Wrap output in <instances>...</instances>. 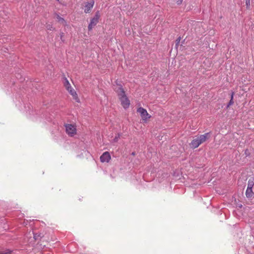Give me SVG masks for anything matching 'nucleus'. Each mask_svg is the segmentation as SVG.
<instances>
[{
	"mask_svg": "<svg viewBox=\"0 0 254 254\" xmlns=\"http://www.w3.org/2000/svg\"><path fill=\"white\" fill-rule=\"evenodd\" d=\"M119 99L122 106L125 109H127L130 105V101L126 95L125 92L122 87H120L117 90Z\"/></svg>",
	"mask_w": 254,
	"mask_h": 254,
	"instance_id": "obj_1",
	"label": "nucleus"
},
{
	"mask_svg": "<svg viewBox=\"0 0 254 254\" xmlns=\"http://www.w3.org/2000/svg\"><path fill=\"white\" fill-rule=\"evenodd\" d=\"M209 133L207 132L204 134L196 136L190 143V146L192 148L198 147L201 143L204 142L208 138Z\"/></svg>",
	"mask_w": 254,
	"mask_h": 254,
	"instance_id": "obj_2",
	"label": "nucleus"
},
{
	"mask_svg": "<svg viewBox=\"0 0 254 254\" xmlns=\"http://www.w3.org/2000/svg\"><path fill=\"white\" fill-rule=\"evenodd\" d=\"M64 85L66 89L68 91V92L72 96L73 98L77 101L78 102V98L77 97V94L75 90L72 89L70 84L69 83L68 80L66 77H64Z\"/></svg>",
	"mask_w": 254,
	"mask_h": 254,
	"instance_id": "obj_3",
	"label": "nucleus"
},
{
	"mask_svg": "<svg viewBox=\"0 0 254 254\" xmlns=\"http://www.w3.org/2000/svg\"><path fill=\"white\" fill-rule=\"evenodd\" d=\"M100 17V12L99 11H97L96 12L94 17L92 18L90 20V23L88 25L89 30H92L93 27L98 23Z\"/></svg>",
	"mask_w": 254,
	"mask_h": 254,
	"instance_id": "obj_4",
	"label": "nucleus"
},
{
	"mask_svg": "<svg viewBox=\"0 0 254 254\" xmlns=\"http://www.w3.org/2000/svg\"><path fill=\"white\" fill-rule=\"evenodd\" d=\"M137 112L138 113L142 119V120L146 122L149 119L151 118V116L147 113L146 109L140 107L137 109Z\"/></svg>",
	"mask_w": 254,
	"mask_h": 254,
	"instance_id": "obj_5",
	"label": "nucleus"
},
{
	"mask_svg": "<svg viewBox=\"0 0 254 254\" xmlns=\"http://www.w3.org/2000/svg\"><path fill=\"white\" fill-rule=\"evenodd\" d=\"M66 133L70 136H73L76 134V128L75 126L71 124L65 125Z\"/></svg>",
	"mask_w": 254,
	"mask_h": 254,
	"instance_id": "obj_6",
	"label": "nucleus"
},
{
	"mask_svg": "<svg viewBox=\"0 0 254 254\" xmlns=\"http://www.w3.org/2000/svg\"><path fill=\"white\" fill-rule=\"evenodd\" d=\"M94 1L91 0L90 2H86L85 5L84 12L86 13H90L93 7Z\"/></svg>",
	"mask_w": 254,
	"mask_h": 254,
	"instance_id": "obj_7",
	"label": "nucleus"
},
{
	"mask_svg": "<svg viewBox=\"0 0 254 254\" xmlns=\"http://www.w3.org/2000/svg\"><path fill=\"white\" fill-rule=\"evenodd\" d=\"M254 195V193L253 191L252 188H247L246 191V195L248 198H251Z\"/></svg>",
	"mask_w": 254,
	"mask_h": 254,
	"instance_id": "obj_8",
	"label": "nucleus"
},
{
	"mask_svg": "<svg viewBox=\"0 0 254 254\" xmlns=\"http://www.w3.org/2000/svg\"><path fill=\"white\" fill-rule=\"evenodd\" d=\"M12 251L9 249H4L0 247V254H11Z\"/></svg>",
	"mask_w": 254,
	"mask_h": 254,
	"instance_id": "obj_9",
	"label": "nucleus"
},
{
	"mask_svg": "<svg viewBox=\"0 0 254 254\" xmlns=\"http://www.w3.org/2000/svg\"><path fill=\"white\" fill-rule=\"evenodd\" d=\"M111 155L109 152L106 151L100 156V159H111Z\"/></svg>",
	"mask_w": 254,
	"mask_h": 254,
	"instance_id": "obj_10",
	"label": "nucleus"
},
{
	"mask_svg": "<svg viewBox=\"0 0 254 254\" xmlns=\"http://www.w3.org/2000/svg\"><path fill=\"white\" fill-rule=\"evenodd\" d=\"M254 186V178H252L249 180L248 182V187L249 188L253 189Z\"/></svg>",
	"mask_w": 254,
	"mask_h": 254,
	"instance_id": "obj_11",
	"label": "nucleus"
},
{
	"mask_svg": "<svg viewBox=\"0 0 254 254\" xmlns=\"http://www.w3.org/2000/svg\"><path fill=\"white\" fill-rule=\"evenodd\" d=\"M34 238L35 240H40L43 237V235L41 233H35L33 232Z\"/></svg>",
	"mask_w": 254,
	"mask_h": 254,
	"instance_id": "obj_12",
	"label": "nucleus"
},
{
	"mask_svg": "<svg viewBox=\"0 0 254 254\" xmlns=\"http://www.w3.org/2000/svg\"><path fill=\"white\" fill-rule=\"evenodd\" d=\"M234 92H232L231 93V100L230 101H229L228 105H227V108H228L230 106L233 105L234 104V102H233V97H234Z\"/></svg>",
	"mask_w": 254,
	"mask_h": 254,
	"instance_id": "obj_13",
	"label": "nucleus"
},
{
	"mask_svg": "<svg viewBox=\"0 0 254 254\" xmlns=\"http://www.w3.org/2000/svg\"><path fill=\"white\" fill-rule=\"evenodd\" d=\"M57 18L58 20V21L62 23H65V20L62 17H61L59 15L57 14Z\"/></svg>",
	"mask_w": 254,
	"mask_h": 254,
	"instance_id": "obj_14",
	"label": "nucleus"
},
{
	"mask_svg": "<svg viewBox=\"0 0 254 254\" xmlns=\"http://www.w3.org/2000/svg\"><path fill=\"white\" fill-rule=\"evenodd\" d=\"M46 28H47L48 30H53L54 29V28L53 27V26L50 24L47 25L46 26Z\"/></svg>",
	"mask_w": 254,
	"mask_h": 254,
	"instance_id": "obj_15",
	"label": "nucleus"
},
{
	"mask_svg": "<svg viewBox=\"0 0 254 254\" xmlns=\"http://www.w3.org/2000/svg\"><path fill=\"white\" fill-rule=\"evenodd\" d=\"M246 4L247 8H249L250 6V0H246Z\"/></svg>",
	"mask_w": 254,
	"mask_h": 254,
	"instance_id": "obj_16",
	"label": "nucleus"
},
{
	"mask_svg": "<svg viewBox=\"0 0 254 254\" xmlns=\"http://www.w3.org/2000/svg\"><path fill=\"white\" fill-rule=\"evenodd\" d=\"M101 160V161L102 162H107V163H109L110 160H103V159H102V160Z\"/></svg>",
	"mask_w": 254,
	"mask_h": 254,
	"instance_id": "obj_17",
	"label": "nucleus"
},
{
	"mask_svg": "<svg viewBox=\"0 0 254 254\" xmlns=\"http://www.w3.org/2000/svg\"><path fill=\"white\" fill-rule=\"evenodd\" d=\"M183 1V0H177V2L178 4H180Z\"/></svg>",
	"mask_w": 254,
	"mask_h": 254,
	"instance_id": "obj_18",
	"label": "nucleus"
},
{
	"mask_svg": "<svg viewBox=\"0 0 254 254\" xmlns=\"http://www.w3.org/2000/svg\"><path fill=\"white\" fill-rule=\"evenodd\" d=\"M119 135H118V137H117V136H116V137L115 138V139H114L115 141H117L118 140V138H119Z\"/></svg>",
	"mask_w": 254,
	"mask_h": 254,
	"instance_id": "obj_19",
	"label": "nucleus"
},
{
	"mask_svg": "<svg viewBox=\"0 0 254 254\" xmlns=\"http://www.w3.org/2000/svg\"><path fill=\"white\" fill-rule=\"evenodd\" d=\"M180 41V38H179L177 40L178 43H179Z\"/></svg>",
	"mask_w": 254,
	"mask_h": 254,
	"instance_id": "obj_20",
	"label": "nucleus"
},
{
	"mask_svg": "<svg viewBox=\"0 0 254 254\" xmlns=\"http://www.w3.org/2000/svg\"><path fill=\"white\" fill-rule=\"evenodd\" d=\"M63 34V33H62L61 37H62Z\"/></svg>",
	"mask_w": 254,
	"mask_h": 254,
	"instance_id": "obj_21",
	"label": "nucleus"
},
{
	"mask_svg": "<svg viewBox=\"0 0 254 254\" xmlns=\"http://www.w3.org/2000/svg\"><path fill=\"white\" fill-rule=\"evenodd\" d=\"M132 155H134V152H132Z\"/></svg>",
	"mask_w": 254,
	"mask_h": 254,
	"instance_id": "obj_22",
	"label": "nucleus"
}]
</instances>
